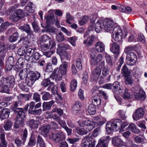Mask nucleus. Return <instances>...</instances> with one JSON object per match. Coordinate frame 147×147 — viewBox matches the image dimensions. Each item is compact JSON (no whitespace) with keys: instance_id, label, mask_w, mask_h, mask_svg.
<instances>
[{"instance_id":"a878e982","label":"nucleus","mask_w":147,"mask_h":147,"mask_svg":"<svg viewBox=\"0 0 147 147\" xmlns=\"http://www.w3.org/2000/svg\"><path fill=\"white\" fill-rule=\"evenodd\" d=\"M66 70L65 69H63L62 68H59V71L57 73H56V78L59 80H60L62 76L66 74Z\"/></svg>"},{"instance_id":"13d9d810","label":"nucleus","mask_w":147,"mask_h":147,"mask_svg":"<svg viewBox=\"0 0 147 147\" xmlns=\"http://www.w3.org/2000/svg\"><path fill=\"white\" fill-rule=\"evenodd\" d=\"M45 18L46 20V22L48 24H50L53 22V16L48 15Z\"/></svg>"},{"instance_id":"f704fd0d","label":"nucleus","mask_w":147,"mask_h":147,"mask_svg":"<svg viewBox=\"0 0 147 147\" xmlns=\"http://www.w3.org/2000/svg\"><path fill=\"white\" fill-rule=\"evenodd\" d=\"M41 55L38 52L34 51L32 53L31 56H32V59L34 62H36V61H38L40 58Z\"/></svg>"},{"instance_id":"603ef678","label":"nucleus","mask_w":147,"mask_h":147,"mask_svg":"<svg viewBox=\"0 0 147 147\" xmlns=\"http://www.w3.org/2000/svg\"><path fill=\"white\" fill-rule=\"evenodd\" d=\"M77 86V81L75 79L72 80L71 82V89L72 91H74Z\"/></svg>"},{"instance_id":"f03ea898","label":"nucleus","mask_w":147,"mask_h":147,"mask_svg":"<svg viewBox=\"0 0 147 147\" xmlns=\"http://www.w3.org/2000/svg\"><path fill=\"white\" fill-rule=\"evenodd\" d=\"M38 42L40 47L42 50L46 51L49 49H55L56 43L55 41L51 40V38L47 35H42L39 38Z\"/></svg>"},{"instance_id":"4468645a","label":"nucleus","mask_w":147,"mask_h":147,"mask_svg":"<svg viewBox=\"0 0 147 147\" xmlns=\"http://www.w3.org/2000/svg\"><path fill=\"white\" fill-rule=\"evenodd\" d=\"M113 145L116 147H121L123 146L124 142L118 137H115L112 140Z\"/></svg>"},{"instance_id":"aec40b11","label":"nucleus","mask_w":147,"mask_h":147,"mask_svg":"<svg viewBox=\"0 0 147 147\" xmlns=\"http://www.w3.org/2000/svg\"><path fill=\"white\" fill-rule=\"evenodd\" d=\"M24 117H17L16 121L15 123V128H18L21 127L24 123Z\"/></svg>"},{"instance_id":"58836bf2","label":"nucleus","mask_w":147,"mask_h":147,"mask_svg":"<svg viewBox=\"0 0 147 147\" xmlns=\"http://www.w3.org/2000/svg\"><path fill=\"white\" fill-rule=\"evenodd\" d=\"M56 40L59 42L63 41L65 39L63 34L61 32L56 34Z\"/></svg>"},{"instance_id":"6e6552de","label":"nucleus","mask_w":147,"mask_h":147,"mask_svg":"<svg viewBox=\"0 0 147 147\" xmlns=\"http://www.w3.org/2000/svg\"><path fill=\"white\" fill-rule=\"evenodd\" d=\"M79 126L89 129V130H92L94 128V122L89 120H79L78 122Z\"/></svg>"},{"instance_id":"473e14b6","label":"nucleus","mask_w":147,"mask_h":147,"mask_svg":"<svg viewBox=\"0 0 147 147\" xmlns=\"http://www.w3.org/2000/svg\"><path fill=\"white\" fill-rule=\"evenodd\" d=\"M144 140L145 138L144 136L141 135L136 136L134 138L135 142L137 144L144 143Z\"/></svg>"},{"instance_id":"c03bdc74","label":"nucleus","mask_w":147,"mask_h":147,"mask_svg":"<svg viewBox=\"0 0 147 147\" xmlns=\"http://www.w3.org/2000/svg\"><path fill=\"white\" fill-rule=\"evenodd\" d=\"M27 49L25 47H22L20 48L18 51V54L20 56H23L26 54Z\"/></svg>"},{"instance_id":"5701e85b","label":"nucleus","mask_w":147,"mask_h":147,"mask_svg":"<svg viewBox=\"0 0 147 147\" xmlns=\"http://www.w3.org/2000/svg\"><path fill=\"white\" fill-rule=\"evenodd\" d=\"M128 130L136 134H138L140 132V130L137 128L135 124L133 123H130L128 127Z\"/></svg>"},{"instance_id":"f8f14e48","label":"nucleus","mask_w":147,"mask_h":147,"mask_svg":"<svg viewBox=\"0 0 147 147\" xmlns=\"http://www.w3.org/2000/svg\"><path fill=\"white\" fill-rule=\"evenodd\" d=\"M134 98L136 100H143L145 99V94L142 90H140L138 93L134 92L133 94Z\"/></svg>"},{"instance_id":"0e129e2a","label":"nucleus","mask_w":147,"mask_h":147,"mask_svg":"<svg viewBox=\"0 0 147 147\" xmlns=\"http://www.w3.org/2000/svg\"><path fill=\"white\" fill-rule=\"evenodd\" d=\"M7 49L6 47L5 44L4 43H0V52L6 53L7 52Z\"/></svg>"},{"instance_id":"49530a36","label":"nucleus","mask_w":147,"mask_h":147,"mask_svg":"<svg viewBox=\"0 0 147 147\" xmlns=\"http://www.w3.org/2000/svg\"><path fill=\"white\" fill-rule=\"evenodd\" d=\"M122 97L124 98L127 99L130 98V94L127 88L125 89L124 91L122 94Z\"/></svg>"},{"instance_id":"37998d69","label":"nucleus","mask_w":147,"mask_h":147,"mask_svg":"<svg viewBox=\"0 0 147 147\" xmlns=\"http://www.w3.org/2000/svg\"><path fill=\"white\" fill-rule=\"evenodd\" d=\"M12 123L11 121L8 120L3 126V127L6 131H9L11 129Z\"/></svg>"},{"instance_id":"864d4df0","label":"nucleus","mask_w":147,"mask_h":147,"mask_svg":"<svg viewBox=\"0 0 147 147\" xmlns=\"http://www.w3.org/2000/svg\"><path fill=\"white\" fill-rule=\"evenodd\" d=\"M35 144V138L34 136L32 135L30 138L28 145L29 146H33Z\"/></svg>"},{"instance_id":"bf43d9fd","label":"nucleus","mask_w":147,"mask_h":147,"mask_svg":"<svg viewBox=\"0 0 147 147\" xmlns=\"http://www.w3.org/2000/svg\"><path fill=\"white\" fill-rule=\"evenodd\" d=\"M51 96L48 92L45 93L42 96V99L44 100H47L51 98Z\"/></svg>"},{"instance_id":"3c124183","label":"nucleus","mask_w":147,"mask_h":147,"mask_svg":"<svg viewBox=\"0 0 147 147\" xmlns=\"http://www.w3.org/2000/svg\"><path fill=\"white\" fill-rule=\"evenodd\" d=\"M51 112V113L57 112L60 116L62 115L63 113V111L62 109L56 107L53 108Z\"/></svg>"},{"instance_id":"338daca9","label":"nucleus","mask_w":147,"mask_h":147,"mask_svg":"<svg viewBox=\"0 0 147 147\" xmlns=\"http://www.w3.org/2000/svg\"><path fill=\"white\" fill-rule=\"evenodd\" d=\"M48 126H49L50 128L56 129L58 128V125L56 123L52 121Z\"/></svg>"},{"instance_id":"72a5a7b5","label":"nucleus","mask_w":147,"mask_h":147,"mask_svg":"<svg viewBox=\"0 0 147 147\" xmlns=\"http://www.w3.org/2000/svg\"><path fill=\"white\" fill-rule=\"evenodd\" d=\"M110 140V137L109 136H104L101 138L99 140V142L97 146H99L103 143H105L106 142L107 143Z\"/></svg>"},{"instance_id":"c756f323","label":"nucleus","mask_w":147,"mask_h":147,"mask_svg":"<svg viewBox=\"0 0 147 147\" xmlns=\"http://www.w3.org/2000/svg\"><path fill=\"white\" fill-rule=\"evenodd\" d=\"M36 144L39 147H46V144L43 139L41 136L39 135H38L37 137Z\"/></svg>"},{"instance_id":"8fccbe9b","label":"nucleus","mask_w":147,"mask_h":147,"mask_svg":"<svg viewBox=\"0 0 147 147\" xmlns=\"http://www.w3.org/2000/svg\"><path fill=\"white\" fill-rule=\"evenodd\" d=\"M126 59H135L137 60V58L136 54L134 53L131 52L127 54V55Z\"/></svg>"},{"instance_id":"7c9ffc66","label":"nucleus","mask_w":147,"mask_h":147,"mask_svg":"<svg viewBox=\"0 0 147 147\" xmlns=\"http://www.w3.org/2000/svg\"><path fill=\"white\" fill-rule=\"evenodd\" d=\"M95 37L94 36L92 35L88 36L86 39L84 41V44H86L88 45H92L94 41Z\"/></svg>"},{"instance_id":"a18cd8bd","label":"nucleus","mask_w":147,"mask_h":147,"mask_svg":"<svg viewBox=\"0 0 147 147\" xmlns=\"http://www.w3.org/2000/svg\"><path fill=\"white\" fill-rule=\"evenodd\" d=\"M33 5L32 3L30 2L28 3L27 6L25 7L26 10L28 12L32 13L34 11V9L32 5Z\"/></svg>"},{"instance_id":"69168bd1","label":"nucleus","mask_w":147,"mask_h":147,"mask_svg":"<svg viewBox=\"0 0 147 147\" xmlns=\"http://www.w3.org/2000/svg\"><path fill=\"white\" fill-rule=\"evenodd\" d=\"M137 60L131 59H126V62L127 64L129 65H133L136 62Z\"/></svg>"},{"instance_id":"412c9836","label":"nucleus","mask_w":147,"mask_h":147,"mask_svg":"<svg viewBox=\"0 0 147 147\" xmlns=\"http://www.w3.org/2000/svg\"><path fill=\"white\" fill-rule=\"evenodd\" d=\"M14 112L17 114V117H25V114L23 109L22 108H19L14 110Z\"/></svg>"},{"instance_id":"0eeeda50","label":"nucleus","mask_w":147,"mask_h":147,"mask_svg":"<svg viewBox=\"0 0 147 147\" xmlns=\"http://www.w3.org/2000/svg\"><path fill=\"white\" fill-rule=\"evenodd\" d=\"M123 33L121 28L119 26L115 27L113 30V36L117 42L121 41Z\"/></svg>"},{"instance_id":"2eb2a0df","label":"nucleus","mask_w":147,"mask_h":147,"mask_svg":"<svg viewBox=\"0 0 147 147\" xmlns=\"http://www.w3.org/2000/svg\"><path fill=\"white\" fill-rule=\"evenodd\" d=\"M95 48L98 52L101 53L105 51V45L103 42L98 41L95 44Z\"/></svg>"},{"instance_id":"9d476101","label":"nucleus","mask_w":147,"mask_h":147,"mask_svg":"<svg viewBox=\"0 0 147 147\" xmlns=\"http://www.w3.org/2000/svg\"><path fill=\"white\" fill-rule=\"evenodd\" d=\"M144 111L142 108H140L136 110L133 115V118L134 120H138L142 118L144 114Z\"/></svg>"},{"instance_id":"5fc2aeb1","label":"nucleus","mask_w":147,"mask_h":147,"mask_svg":"<svg viewBox=\"0 0 147 147\" xmlns=\"http://www.w3.org/2000/svg\"><path fill=\"white\" fill-rule=\"evenodd\" d=\"M101 71V69L98 67H96L93 71V74L94 75H96L97 78L100 76Z\"/></svg>"},{"instance_id":"c85d7f7f","label":"nucleus","mask_w":147,"mask_h":147,"mask_svg":"<svg viewBox=\"0 0 147 147\" xmlns=\"http://www.w3.org/2000/svg\"><path fill=\"white\" fill-rule=\"evenodd\" d=\"M85 59L84 57H80L79 58H78L76 60V65L77 67L79 69L81 70L82 69V63H83V61Z\"/></svg>"},{"instance_id":"20e7f679","label":"nucleus","mask_w":147,"mask_h":147,"mask_svg":"<svg viewBox=\"0 0 147 147\" xmlns=\"http://www.w3.org/2000/svg\"><path fill=\"white\" fill-rule=\"evenodd\" d=\"M40 77V73L38 72L34 73L32 71L28 74L26 79V82L27 85L32 87L35 81L38 80Z\"/></svg>"},{"instance_id":"cd10ccee","label":"nucleus","mask_w":147,"mask_h":147,"mask_svg":"<svg viewBox=\"0 0 147 147\" xmlns=\"http://www.w3.org/2000/svg\"><path fill=\"white\" fill-rule=\"evenodd\" d=\"M132 73L136 78H140L142 74L141 70L137 67L134 68L132 71Z\"/></svg>"},{"instance_id":"e433bc0d","label":"nucleus","mask_w":147,"mask_h":147,"mask_svg":"<svg viewBox=\"0 0 147 147\" xmlns=\"http://www.w3.org/2000/svg\"><path fill=\"white\" fill-rule=\"evenodd\" d=\"M42 86H44L45 87H46L50 85V86H53L54 84V83L53 82H51L49 78H47L44 80L41 83Z\"/></svg>"},{"instance_id":"052dcab7","label":"nucleus","mask_w":147,"mask_h":147,"mask_svg":"<svg viewBox=\"0 0 147 147\" xmlns=\"http://www.w3.org/2000/svg\"><path fill=\"white\" fill-rule=\"evenodd\" d=\"M137 40L138 41H140L144 44L145 43V38L142 33L139 34L137 38Z\"/></svg>"},{"instance_id":"1a4fd4ad","label":"nucleus","mask_w":147,"mask_h":147,"mask_svg":"<svg viewBox=\"0 0 147 147\" xmlns=\"http://www.w3.org/2000/svg\"><path fill=\"white\" fill-rule=\"evenodd\" d=\"M113 22L111 20L106 19L103 21V29L106 32H109L112 30Z\"/></svg>"},{"instance_id":"ddd939ff","label":"nucleus","mask_w":147,"mask_h":147,"mask_svg":"<svg viewBox=\"0 0 147 147\" xmlns=\"http://www.w3.org/2000/svg\"><path fill=\"white\" fill-rule=\"evenodd\" d=\"M19 29L23 31H25L28 34V36L32 38L34 37L33 32L31 31L30 26L28 24L22 26L19 28Z\"/></svg>"},{"instance_id":"79ce46f5","label":"nucleus","mask_w":147,"mask_h":147,"mask_svg":"<svg viewBox=\"0 0 147 147\" xmlns=\"http://www.w3.org/2000/svg\"><path fill=\"white\" fill-rule=\"evenodd\" d=\"M89 20L88 17L86 16H85L82 17L79 21V24L81 26H82L86 23Z\"/></svg>"},{"instance_id":"393cba45","label":"nucleus","mask_w":147,"mask_h":147,"mask_svg":"<svg viewBox=\"0 0 147 147\" xmlns=\"http://www.w3.org/2000/svg\"><path fill=\"white\" fill-rule=\"evenodd\" d=\"M101 102V99L98 96L96 95L92 97V105L96 106L100 104Z\"/></svg>"},{"instance_id":"c9c22d12","label":"nucleus","mask_w":147,"mask_h":147,"mask_svg":"<svg viewBox=\"0 0 147 147\" xmlns=\"http://www.w3.org/2000/svg\"><path fill=\"white\" fill-rule=\"evenodd\" d=\"M19 35L17 32H15L9 38V41L11 42L16 41L18 39Z\"/></svg>"},{"instance_id":"a211bd4d","label":"nucleus","mask_w":147,"mask_h":147,"mask_svg":"<svg viewBox=\"0 0 147 147\" xmlns=\"http://www.w3.org/2000/svg\"><path fill=\"white\" fill-rule=\"evenodd\" d=\"M55 103L53 100H52L49 102H44L42 104L43 111H45L50 110L52 106Z\"/></svg>"},{"instance_id":"b1692460","label":"nucleus","mask_w":147,"mask_h":147,"mask_svg":"<svg viewBox=\"0 0 147 147\" xmlns=\"http://www.w3.org/2000/svg\"><path fill=\"white\" fill-rule=\"evenodd\" d=\"M28 124L32 129L37 128L38 127L37 121L33 119L30 120L28 122Z\"/></svg>"},{"instance_id":"680f3d73","label":"nucleus","mask_w":147,"mask_h":147,"mask_svg":"<svg viewBox=\"0 0 147 147\" xmlns=\"http://www.w3.org/2000/svg\"><path fill=\"white\" fill-rule=\"evenodd\" d=\"M16 13L17 16L20 19L24 17V12L21 9H19L16 11Z\"/></svg>"},{"instance_id":"f257e3e1","label":"nucleus","mask_w":147,"mask_h":147,"mask_svg":"<svg viewBox=\"0 0 147 147\" xmlns=\"http://www.w3.org/2000/svg\"><path fill=\"white\" fill-rule=\"evenodd\" d=\"M0 92L9 93L10 88H13L15 84V79L14 77L10 75L6 77L2 78L1 80Z\"/></svg>"},{"instance_id":"39448f33","label":"nucleus","mask_w":147,"mask_h":147,"mask_svg":"<svg viewBox=\"0 0 147 147\" xmlns=\"http://www.w3.org/2000/svg\"><path fill=\"white\" fill-rule=\"evenodd\" d=\"M49 138L52 139L56 143L65 140V136L64 133L61 131H59L57 133L51 132L49 135Z\"/></svg>"},{"instance_id":"de8ad7c7","label":"nucleus","mask_w":147,"mask_h":147,"mask_svg":"<svg viewBox=\"0 0 147 147\" xmlns=\"http://www.w3.org/2000/svg\"><path fill=\"white\" fill-rule=\"evenodd\" d=\"M5 56V55L3 54L0 55V70L2 71L3 69L4 65V61Z\"/></svg>"},{"instance_id":"423d86ee","label":"nucleus","mask_w":147,"mask_h":147,"mask_svg":"<svg viewBox=\"0 0 147 147\" xmlns=\"http://www.w3.org/2000/svg\"><path fill=\"white\" fill-rule=\"evenodd\" d=\"M90 55L91 58L90 63L92 66L97 65L102 60V55L99 54L96 56V53L94 50H91Z\"/></svg>"},{"instance_id":"a19ab883","label":"nucleus","mask_w":147,"mask_h":147,"mask_svg":"<svg viewBox=\"0 0 147 147\" xmlns=\"http://www.w3.org/2000/svg\"><path fill=\"white\" fill-rule=\"evenodd\" d=\"M122 72L124 77H127L129 76L130 72L128 68L125 65H124L122 69Z\"/></svg>"},{"instance_id":"2f4dec72","label":"nucleus","mask_w":147,"mask_h":147,"mask_svg":"<svg viewBox=\"0 0 147 147\" xmlns=\"http://www.w3.org/2000/svg\"><path fill=\"white\" fill-rule=\"evenodd\" d=\"M112 85V89L113 91L115 89L119 88V93H122L123 92V88L122 86L119 84V83L118 82L116 81L114 82Z\"/></svg>"},{"instance_id":"dca6fc26","label":"nucleus","mask_w":147,"mask_h":147,"mask_svg":"<svg viewBox=\"0 0 147 147\" xmlns=\"http://www.w3.org/2000/svg\"><path fill=\"white\" fill-rule=\"evenodd\" d=\"M10 110L8 109H5L0 111V118L3 120L7 118L10 113Z\"/></svg>"},{"instance_id":"9b49d317","label":"nucleus","mask_w":147,"mask_h":147,"mask_svg":"<svg viewBox=\"0 0 147 147\" xmlns=\"http://www.w3.org/2000/svg\"><path fill=\"white\" fill-rule=\"evenodd\" d=\"M110 50L117 58L119 54V46L115 42L111 44Z\"/></svg>"},{"instance_id":"6ab92c4d","label":"nucleus","mask_w":147,"mask_h":147,"mask_svg":"<svg viewBox=\"0 0 147 147\" xmlns=\"http://www.w3.org/2000/svg\"><path fill=\"white\" fill-rule=\"evenodd\" d=\"M76 132L78 134L81 135H83L87 134V133L92 130H89V129L86 128H80L79 127H77L76 128Z\"/></svg>"},{"instance_id":"774afa93","label":"nucleus","mask_w":147,"mask_h":147,"mask_svg":"<svg viewBox=\"0 0 147 147\" xmlns=\"http://www.w3.org/2000/svg\"><path fill=\"white\" fill-rule=\"evenodd\" d=\"M126 147H138L136 144H134L133 141L131 140L129 141L127 143Z\"/></svg>"},{"instance_id":"4c0bfd02","label":"nucleus","mask_w":147,"mask_h":147,"mask_svg":"<svg viewBox=\"0 0 147 147\" xmlns=\"http://www.w3.org/2000/svg\"><path fill=\"white\" fill-rule=\"evenodd\" d=\"M24 59L20 58L17 61L16 66L17 68L19 69H22L23 67V65L24 63Z\"/></svg>"},{"instance_id":"6e6d98bb","label":"nucleus","mask_w":147,"mask_h":147,"mask_svg":"<svg viewBox=\"0 0 147 147\" xmlns=\"http://www.w3.org/2000/svg\"><path fill=\"white\" fill-rule=\"evenodd\" d=\"M105 57L106 58V61L107 63L111 66H112V60L111 59L110 56L106 53H105Z\"/></svg>"},{"instance_id":"09e8293b","label":"nucleus","mask_w":147,"mask_h":147,"mask_svg":"<svg viewBox=\"0 0 147 147\" xmlns=\"http://www.w3.org/2000/svg\"><path fill=\"white\" fill-rule=\"evenodd\" d=\"M9 25V23L7 22H6L2 24L0 26V32H2L5 30L8 27Z\"/></svg>"},{"instance_id":"7ed1b4c3","label":"nucleus","mask_w":147,"mask_h":147,"mask_svg":"<svg viewBox=\"0 0 147 147\" xmlns=\"http://www.w3.org/2000/svg\"><path fill=\"white\" fill-rule=\"evenodd\" d=\"M128 124L127 122H124L121 123V121L119 119H116L108 122L106 124V129L107 134H110L112 131H116L117 129H119L121 126L124 128Z\"/></svg>"},{"instance_id":"4d7b16f0","label":"nucleus","mask_w":147,"mask_h":147,"mask_svg":"<svg viewBox=\"0 0 147 147\" xmlns=\"http://www.w3.org/2000/svg\"><path fill=\"white\" fill-rule=\"evenodd\" d=\"M66 22L69 24H71L70 21H71L74 19L73 17L71 16V14L69 13H67L66 14Z\"/></svg>"},{"instance_id":"f3484780","label":"nucleus","mask_w":147,"mask_h":147,"mask_svg":"<svg viewBox=\"0 0 147 147\" xmlns=\"http://www.w3.org/2000/svg\"><path fill=\"white\" fill-rule=\"evenodd\" d=\"M103 28V21L101 20H98L95 24L94 29L96 32H99Z\"/></svg>"},{"instance_id":"ea45409f","label":"nucleus","mask_w":147,"mask_h":147,"mask_svg":"<svg viewBox=\"0 0 147 147\" xmlns=\"http://www.w3.org/2000/svg\"><path fill=\"white\" fill-rule=\"evenodd\" d=\"M96 106L90 104L89 105L88 108V112L91 115H94L96 112Z\"/></svg>"},{"instance_id":"4be33fe9","label":"nucleus","mask_w":147,"mask_h":147,"mask_svg":"<svg viewBox=\"0 0 147 147\" xmlns=\"http://www.w3.org/2000/svg\"><path fill=\"white\" fill-rule=\"evenodd\" d=\"M81 106V102L79 101H76L75 105L73 106L72 108V111L74 114H76L78 113V112L80 109Z\"/></svg>"},{"instance_id":"bb28decb","label":"nucleus","mask_w":147,"mask_h":147,"mask_svg":"<svg viewBox=\"0 0 147 147\" xmlns=\"http://www.w3.org/2000/svg\"><path fill=\"white\" fill-rule=\"evenodd\" d=\"M95 145L92 143V141L88 139L85 140L81 144V147H94Z\"/></svg>"},{"instance_id":"e2e57ef3","label":"nucleus","mask_w":147,"mask_h":147,"mask_svg":"<svg viewBox=\"0 0 147 147\" xmlns=\"http://www.w3.org/2000/svg\"><path fill=\"white\" fill-rule=\"evenodd\" d=\"M125 78V83L127 85H131L133 84V81L132 78L129 77V76L127 77H124Z\"/></svg>"}]
</instances>
